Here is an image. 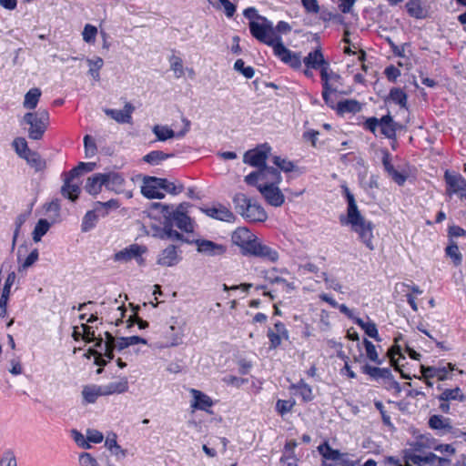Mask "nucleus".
I'll list each match as a JSON object with an SVG mask.
<instances>
[{"label":"nucleus","instance_id":"obj_1","mask_svg":"<svg viewBox=\"0 0 466 466\" xmlns=\"http://www.w3.org/2000/svg\"><path fill=\"white\" fill-rule=\"evenodd\" d=\"M243 15L249 20L248 26L251 35L259 42L271 47L283 44L281 35L291 31V26L285 21H279L276 26L273 23L258 14L255 7H248Z\"/></svg>","mask_w":466,"mask_h":466},{"label":"nucleus","instance_id":"obj_2","mask_svg":"<svg viewBox=\"0 0 466 466\" xmlns=\"http://www.w3.org/2000/svg\"><path fill=\"white\" fill-rule=\"evenodd\" d=\"M344 196L347 199V217L345 219L340 218L341 224L348 225L350 229L358 235L359 239L370 249H374L373 245V229L374 224L366 219L360 212L353 194L345 185L342 187Z\"/></svg>","mask_w":466,"mask_h":466},{"label":"nucleus","instance_id":"obj_3","mask_svg":"<svg viewBox=\"0 0 466 466\" xmlns=\"http://www.w3.org/2000/svg\"><path fill=\"white\" fill-rule=\"evenodd\" d=\"M187 203H181L177 207L175 210H170L168 206H163L162 213L164 217V222L163 228L158 233V237L160 238L181 240L183 236L173 228L174 225H176L182 231L187 233L194 231L193 221L187 215Z\"/></svg>","mask_w":466,"mask_h":466},{"label":"nucleus","instance_id":"obj_4","mask_svg":"<svg viewBox=\"0 0 466 466\" xmlns=\"http://www.w3.org/2000/svg\"><path fill=\"white\" fill-rule=\"evenodd\" d=\"M104 338H100L96 344V347L99 349V351L96 350H90V353L95 358V363L100 368L96 370L97 374L102 373L103 369L102 367L106 366L108 361L113 360L114 355L113 351L114 350H117L118 351L123 350L124 349L129 347L127 344V341L126 339V337H121L118 339H116L110 332L106 331L104 333Z\"/></svg>","mask_w":466,"mask_h":466},{"label":"nucleus","instance_id":"obj_5","mask_svg":"<svg viewBox=\"0 0 466 466\" xmlns=\"http://www.w3.org/2000/svg\"><path fill=\"white\" fill-rule=\"evenodd\" d=\"M233 202L241 216L250 222H263L268 218L263 207L243 193L236 194Z\"/></svg>","mask_w":466,"mask_h":466},{"label":"nucleus","instance_id":"obj_6","mask_svg":"<svg viewBox=\"0 0 466 466\" xmlns=\"http://www.w3.org/2000/svg\"><path fill=\"white\" fill-rule=\"evenodd\" d=\"M23 121L29 125L28 137L34 140H39L43 137L48 124L49 114L45 109L36 112H29L24 116Z\"/></svg>","mask_w":466,"mask_h":466},{"label":"nucleus","instance_id":"obj_7","mask_svg":"<svg viewBox=\"0 0 466 466\" xmlns=\"http://www.w3.org/2000/svg\"><path fill=\"white\" fill-rule=\"evenodd\" d=\"M147 252V248L146 246L132 244L116 252L114 255V260L116 262L127 263L135 259L139 266H143L145 264L143 255Z\"/></svg>","mask_w":466,"mask_h":466},{"label":"nucleus","instance_id":"obj_8","mask_svg":"<svg viewBox=\"0 0 466 466\" xmlns=\"http://www.w3.org/2000/svg\"><path fill=\"white\" fill-rule=\"evenodd\" d=\"M78 176V168H73L64 173V184L61 187V194L72 201H76L81 192L80 184L77 180Z\"/></svg>","mask_w":466,"mask_h":466},{"label":"nucleus","instance_id":"obj_9","mask_svg":"<svg viewBox=\"0 0 466 466\" xmlns=\"http://www.w3.org/2000/svg\"><path fill=\"white\" fill-rule=\"evenodd\" d=\"M278 184L259 183L257 186L258 190L265 198L267 203L273 207H280L285 201V197L277 186Z\"/></svg>","mask_w":466,"mask_h":466},{"label":"nucleus","instance_id":"obj_10","mask_svg":"<svg viewBox=\"0 0 466 466\" xmlns=\"http://www.w3.org/2000/svg\"><path fill=\"white\" fill-rule=\"evenodd\" d=\"M270 149L271 148L268 144L261 145L253 150L247 151L244 155L243 160L246 164L262 168L266 166V160Z\"/></svg>","mask_w":466,"mask_h":466},{"label":"nucleus","instance_id":"obj_11","mask_svg":"<svg viewBox=\"0 0 466 466\" xmlns=\"http://www.w3.org/2000/svg\"><path fill=\"white\" fill-rule=\"evenodd\" d=\"M272 49L274 55L280 59L281 62L294 69L300 68L302 61L299 53L289 50L284 44H279L277 46L272 47Z\"/></svg>","mask_w":466,"mask_h":466},{"label":"nucleus","instance_id":"obj_12","mask_svg":"<svg viewBox=\"0 0 466 466\" xmlns=\"http://www.w3.org/2000/svg\"><path fill=\"white\" fill-rule=\"evenodd\" d=\"M258 238L247 228H238L232 234V242L247 255Z\"/></svg>","mask_w":466,"mask_h":466},{"label":"nucleus","instance_id":"obj_13","mask_svg":"<svg viewBox=\"0 0 466 466\" xmlns=\"http://www.w3.org/2000/svg\"><path fill=\"white\" fill-rule=\"evenodd\" d=\"M160 183H164L163 181H161L160 177H145L143 181V186L141 187V193L143 194L144 197L149 199L163 198L165 197V194L162 192Z\"/></svg>","mask_w":466,"mask_h":466},{"label":"nucleus","instance_id":"obj_14","mask_svg":"<svg viewBox=\"0 0 466 466\" xmlns=\"http://www.w3.org/2000/svg\"><path fill=\"white\" fill-rule=\"evenodd\" d=\"M106 178V188L113 191L116 194L125 193L127 198H131L132 194L130 191H125L126 180L124 177L117 172H107L105 173Z\"/></svg>","mask_w":466,"mask_h":466},{"label":"nucleus","instance_id":"obj_15","mask_svg":"<svg viewBox=\"0 0 466 466\" xmlns=\"http://www.w3.org/2000/svg\"><path fill=\"white\" fill-rule=\"evenodd\" d=\"M444 178L447 185V192L449 195L459 194L461 197L463 196V191L466 183L463 177L455 171L447 170L444 175Z\"/></svg>","mask_w":466,"mask_h":466},{"label":"nucleus","instance_id":"obj_16","mask_svg":"<svg viewBox=\"0 0 466 466\" xmlns=\"http://www.w3.org/2000/svg\"><path fill=\"white\" fill-rule=\"evenodd\" d=\"M453 370L451 363L438 366H421V373L426 380L436 378L439 380L450 379L449 374Z\"/></svg>","mask_w":466,"mask_h":466},{"label":"nucleus","instance_id":"obj_17","mask_svg":"<svg viewBox=\"0 0 466 466\" xmlns=\"http://www.w3.org/2000/svg\"><path fill=\"white\" fill-rule=\"evenodd\" d=\"M249 255L262 258L269 262H276L279 259V253L276 249L262 244L258 238L248 251Z\"/></svg>","mask_w":466,"mask_h":466},{"label":"nucleus","instance_id":"obj_18","mask_svg":"<svg viewBox=\"0 0 466 466\" xmlns=\"http://www.w3.org/2000/svg\"><path fill=\"white\" fill-rule=\"evenodd\" d=\"M201 211L208 217L221 221L232 222L235 220V215L227 207L221 204L201 208Z\"/></svg>","mask_w":466,"mask_h":466},{"label":"nucleus","instance_id":"obj_19","mask_svg":"<svg viewBox=\"0 0 466 466\" xmlns=\"http://www.w3.org/2000/svg\"><path fill=\"white\" fill-rule=\"evenodd\" d=\"M181 260L177 247L169 245L167 248L163 249L157 259V263L163 267H174Z\"/></svg>","mask_w":466,"mask_h":466},{"label":"nucleus","instance_id":"obj_20","mask_svg":"<svg viewBox=\"0 0 466 466\" xmlns=\"http://www.w3.org/2000/svg\"><path fill=\"white\" fill-rule=\"evenodd\" d=\"M135 110L134 106L131 103H126L123 109H105L106 116L120 124H129L132 121V114Z\"/></svg>","mask_w":466,"mask_h":466},{"label":"nucleus","instance_id":"obj_21","mask_svg":"<svg viewBox=\"0 0 466 466\" xmlns=\"http://www.w3.org/2000/svg\"><path fill=\"white\" fill-rule=\"evenodd\" d=\"M104 396L123 394L129 389L128 380L127 377L119 378L116 380L111 381L106 385H101Z\"/></svg>","mask_w":466,"mask_h":466},{"label":"nucleus","instance_id":"obj_22","mask_svg":"<svg viewBox=\"0 0 466 466\" xmlns=\"http://www.w3.org/2000/svg\"><path fill=\"white\" fill-rule=\"evenodd\" d=\"M190 393L193 397L191 402V408L193 410L208 411V409L212 407L213 401L207 394L196 389H191Z\"/></svg>","mask_w":466,"mask_h":466},{"label":"nucleus","instance_id":"obj_23","mask_svg":"<svg viewBox=\"0 0 466 466\" xmlns=\"http://www.w3.org/2000/svg\"><path fill=\"white\" fill-rule=\"evenodd\" d=\"M103 187H106L105 173H96L86 179L85 189L92 196L101 193Z\"/></svg>","mask_w":466,"mask_h":466},{"label":"nucleus","instance_id":"obj_24","mask_svg":"<svg viewBox=\"0 0 466 466\" xmlns=\"http://www.w3.org/2000/svg\"><path fill=\"white\" fill-rule=\"evenodd\" d=\"M198 251L209 256H217L225 253L226 248L223 245L215 243L211 240L198 239L196 240Z\"/></svg>","mask_w":466,"mask_h":466},{"label":"nucleus","instance_id":"obj_25","mask_svg":"<svg viewBox=\"0 0 466 466\" xmlns=\"http://www.w3.org/2000/svg\"><path fill=\"white\" fill-rule=\"evenodd\" d=\"M303 63L307 68L311 69H321L322 66L329 64V62L325 60L320 48H316L315 50L309 52L304 57Z\"/></svg>","mask_w":466,"mask_h":466},{"label":"nucleus","instance_id":"obj_26","mask_svg":"<svg viewBox=\"0 0 466 466\" xmlns=\"http://www.w3.org/2000/svg\"><path fill=\"white\" fill-rule=\"evenodd\" d=\"M429 426L432 430L440 431L441 434L449 433L451 431L452 426L451 425L450 419L441 415H432L429 419Z\"/></svg>","mask_w":466,"mask_h":466},{"label":"nucleus","instance_id":"obj_27","mask_svg":"<svg viewBox=\"0 0 466 466\" xmlns=\"http://www.w3.org/2000/svg\"><path fill=\"white\" fill-rule=\"evenodd\" d=\"M405 7L407 13L416 19H425L428 16V11L420 0H410L406 3Z\"/></svg>","mask_w":466,"mask_h":466},{"label":"nucleus","instance_id":"obj_28","mask_svg":"<svg viewBox=\"0 0 466 466\" xmlns=\"http://www.w3.org/2000/svg\"><path fill=\"white\" fill-rule=\"evenodd\" d=\"M318 450L324 459L332 461L340 462L345 457H348V453H342L339 450L331 448L328 443L319 446Z\"/></svg>","mask_w":466,"mask_h":466},{"label":"nucleus","instance_id":"obj_29","mask_svg":"<svg viewBox=\"0 0 466 466\" xmlns=\"http://www.w3.org/2000/svg\"><path fill=\"white\" fill-rule=\"evenodd\" d=\"M411 461L414 464L421 465L424 464H435L438 462V464H444L450 462V461L446 458L437 456L436 454L430 452L429 454L425 456L420 455H413L411 457Z\"/></svg>","mask_w":466,"mask_h":466},{"label":"nucleus","instance_id":"obj_30","mask_svg":"<svg viewBox=\"0 0 466 466\" xmlns=\"http://www.w3.org/2000/svg\"><path fill=\"white\" fill-rule=\"evenodd\" d=\"M260 172L262 173L260 183L279 184L281 181L280 172L275 167L264 166L260 168Z\"/></svg>","mask_w":466,"mask_h":466},{"label":"nucleus","instance_id":"obj_31","mask_svg":"<svg viewBox=\"0 0 466 466\" xmlns=\"http://www.w3.org/2000/svg\"><path fill=\"white\" fill-rule=\"evenodd\" d=\"M380 127L381 133L388 138H395L396 123L390 115H386L380 119Z\"/></svg>","mask_w":466,"mask_h":466},{"label":"nucleus","instance_id":"obj_32","mask_svg":"<svg viewBox=\"0 0 466 466\" xmlns=\"http://www.w3.org/2000/svg\"><path fill=\"white\" fill-rule=\"evenodd\" d=\"M354 323L360 327L369 337L374 339L377 341L381 340L379 336L377 326L373 321H364L362 319L358 317L354 319Z\"/></svg>","mask_w":466,"mask_h":466},{"label":"nucleus","instance_id":"obj_33","mask_svg":"<svg viewBox=\"0 0 466 466\" xmlns=\"http://www.w3.org/2000/svg\"><path fill=\"white\" fill-rule=\"evenodd\" d=\"M400 337H397L394 339V345L391 346L387 352V357L390 359V364L392 367L395 368V370H400L399 369V360L400 359H405L403 354L401 353V349L398 345L399 340L400 339Z\"/></svg>","mask_w":466,"mask_h":466},{"label":"nucleus","instance_id":"obj_34","mask_svg":"<svg viewBox=\"0 0 466 466\" xmlns=\"http://www.w3.org/2000/svg\"><path fill=\"white\" fill-rule=\"evenodd\" d=\"M291 389L296 390V394L300 396L304 402L311 401L314 398L311 387L303 380H300L296 384H292Z\"/></svg>","mask_w":466,"mask_h":466},{"label":"nucleus","instance_id":"obj_35","mask_svg":"<svg viewBox=\"0 0 466 466\" xmlns=\"http://www.w3.org/2000/svg\"><path fill=\"white\" fill-rule=\"evenodd\" d=\"M361 110L360 104L354 99H345L337 104V111L339 114L358 113Z\"/></svg>","mask_w":466,"mask_h":466},{"label":"nucleus","instance_id":"obj_36","mask_svg":"<svg viewBox=\"0 0 466 466\" xmlns=\"http://www.w3.org/2000/svg\"><path fill=\"white\" fill-rule=\"evenodd\" d=\"M41 90L37 87L31 88L25 96L23 106L26 109H35L41 96Z\"/></svg>","mask_w":466,"mask_h":466},{"label":"nucleus","instance_id":"obj_37","mask_svg":"<svg viewBox=\"0 0 466 466\" xmlns=\"http://www.w3.org/2000/svg\"><path fill=\"white\" fill-rule=\"evenodd\" d=\"M28 165L33 167L35 171H42L46 168V161L40 157V155L35 151H31L30 153H27V155H25L24 157Z\"/></svg>","mask_w":466,"mask_h":466},{"label":"nucleus","instance_id":"obj_38","mask_svg":"<svg viewBox=\"0 0 466 466\" xmlns=\"http://www.w3.org/2000/svg\"><path fill=\"white\" fill-rule=\"evenodd\" d=\"M363 372L374 379H390L391 377V371L389 368H378L370 365H365L363 367Z\"/></svg>","mask_w":466,"mask_h":466},{"label":"nucleus","instance_id":"obj_39","mask_svg":"<svg viewBox=\"0 0 466 466\" xmlns=\"http://www.w3.org/2000/svg\"><path fill=\"white\" fill-rule=\"evenodd\" d=\"M85 400L88 403L96 402V399L104 396L102 386H86L82 391Z\"/></svg>","mask_w":466,"mask_h":466},{"label":"nucleus","instance_id":"obj_40","mask_svg":"<svg viewBox=\"0 0 466 466\" xmlns=\"http://www.w3.org/2000/svg\"><path fill=\"white\" fill-rule=\"evenodd\" d=\"M387 99L396 105H399L400 107L405 108L407 106V95L399 87L391 88Z\"/></svg>","mask_w":466,"mask_h":466},{"label":"nucleus","instance_id":"obj_41","mask_svg":"<svg viewBox=\"0 0 466 466\" xmlns=\"http://www.w3.org/2000/svg\"><path fill=\"white\" fill-rule=\"evenodd\" d=\"M174 154H167L160 150H154L144 156L143 159L145 162L151 165H158L162 161L172 157Z\"/></svg>","mask_w":466,"mask_h":466},{"label":"nucleus","instance_id":"obj_42","mask_svg":"<svg viewBox=\"0 0 466 466\" xmlns=\"http://www.w3.org/2000/svg\"><path fill=\"white\" fill-rule=\"evenodd\" d=\"M320 70V77L322 81V86L324 89L331 88V86L329 84V80H338L339 79V76L333 73L329 69V64L322 66Z\"/></svg>","mask_w":466,"mask_h":466},{"label":"nucleus","instance_id":"obj_43","mask_svg":"<svg viewBox=\"0 0 466 466\" xmlns=\"http://www.w3.org/2000/svg\"><path fill=\"white\" fill-rule=\"evenodd\" d=\"M86 63L89 66V75L96 81L100 79L99 70L104 66V61L101 57L97 56L95 59H86Z\"/></svg>","mask_w":466,"mask_h":466},{"label":"nucleus","instance_id":"obj_44","mask_svg":"<svg viewBox=\"0 0 466 466\" xmlns=\"http://www.w3.org/2000/svg\"><path fill=\"white\" fill-rule=\"evenodd\" d=\"M363 345L365 347L367 358L370 361H372L378 365H380L383 363V360L379 358L376 347L371 341H370L367 339H364Z\"/></svg>","mask_w":466,"mask_h":466},{"label":"nucleus","instance_id":"obj_45","mask_svg":"<svg viewBox=\"0 0 466 466\" xmlns=\"http://www.w3.org/2000/svg\"><path fill=\"white\" fill-rule=\"evenodd\" d=\"M50 228V223L46 219H39L33 231V239L39 242L44 235L46 234Z\"/></svg>","mask_w":466,"mask_h":466},{"label":"nucleus","instance_id":"obj_46","mask_svg":"<svg viewBox=\"0 0 466 466\" xmlns=\"http://www.w3.org/2000/svg\"><path fill=\"white\" fill-rule=\"evenodd\" d=\"M153 133L159 141H166L175 137V132L167 126L156 125L153 127Z\"/></svg>","mask_w":466,"mask_h":466},{"label":"nucleus","instance_id":"obj_47","mask_svg":"<svg viewBox=\"0 0 466 466\" xmlns=\"http://www.w3.org/2000/svg\"><path fill=\"white\" fill-rule=\"evenodd\" d=\"M463 394L461 392V390L459 387H456L454 389H446L442 391V393L440 395L439 400L441 401H450V400H462Z\"/></svg>","mask_w":466,"mask_h":466},{"label":"nucleus","instance_id":"obj_48","mask_svg":"<svg viewBox=\"0 0 466 466\" xmlns=\"http://www.w3.org/2000/svg\"><path fill=\"white\" fill-rule=\"evenodd\" d=\"M97 215L96 214V211L89 210L86 213V215L83 218L82 221V230L84 232L89 231L91 228H93L96 222H97Z\"/></svg>","mask_w":466,"mask_h":466},{"label":"nucleus","instance_id":"obj_49","mask_svg":"<svg viewBox=\"0 0 466 466\" xmlns=\"http://www.w3.org/2000/svg\"><path fill=\"white\" fill-rule=\"evenodd\" d=\"M446 255L452 259L455 266L461 265L462 261V255L460 252L457 244L451 242V244L446 248Z\"/></svg>","mask_w":466,"mask_h":466},{"label":"nucleus","instance_id":"obj_50","mask_svg":"<svg viewBox=\"0 0 466 466\" xmlns=\"http://www.w3.org/2000/svg\"><path fill=\"white\" fill-rule=\"evenodd\" d=\"M97 33L98 30L95 25L86 24L82 32L83 40L87 44H94Z\"/></svg>","mask_w":466,"mask_h":466},{"label":"nucleus","instance_id":"obj_51","mask_svg":"<svg viewBox=\"0 0 466 466\" xmlns=\"http://www.w3.org/2000/svg\"><path fill=\"white\" fill-rule=\"evenodd\" d=\"M13 147L16 154L23 158L25 157V155L26 156L27 153L32 151L28 148L27 142L24 137L15 138L13 141Z\"/></svg>","mask_w":466,"mask_h":466},{"label":"nucleus","instance_id":"obj_52","mask_svg":"<svg viewBox=\"0 0 466 466\" xmlns=\"http://www.w3.org/2000/svg\"><path fill=\"white\" fill-rule=\"evenodd\" d=\"M71 436L78 447L85 449V450H88L92 447L91 444L88 443L86 435L85 436L77 430H72Z\"/></svg>","mask_w":466,"mask_h":466},{"label":"nucleus","instance_id":"obj_53","mask_svg":"<svg viewBox=\"0 0 466 466\" xmlns=\"http://www.w3.org/2000/svg\"><path fill=\"white\" fill-rule=\"evenodd\" d=\"M170 68L174 71L177 77H181L184 75L183 62L179 56H172L169 58Z\"/></svg>","mask_w":466,"mask_h":466},{"label":"nucleus","instance_id":"obj_54","mask_svg":"<svg viewBox=\"0 0 466 466\" xmlns=\"http://www.w3.org/2000/svg\"><path fill=\"white\" fill-rule=\"evenodd\" d=\"M295 400H279L276 403V410L280 414L284 415L293 409Z\"/></svg>","mask_w":466,"mask_h":466},{"label":"nucleus","instance_id":"obj_55","mask_svg":"<svg viewBox=\"0 0 466 466\" xmlns=\"http://www.w3.org/2000/svg\"><path fill=\"white\" fill-rule=\"evenodd\" d=\"M234 69L240 72L245 77L252 78L255 71L251 66H245V63L242 59H238L234 64Z\"/></svg>","mask_w":466,"mask_h":466},{"label":"nucleus","instance_id":"obj_56","mask_svg":"<svg viewBox=\"0 0 466 466\" xmlns=\"http://www.w3.org/2000/svg\"><path fill=\"white\" fill-rule=\"evenodd\" d=\"M78 462L80 466H100L97 460L89 452L80 453Z\"/></svg>","mask_w":466,"mask_h":466},{"label":"nucleus","instance_id":"obj_57","mask_svg":"<svg viewBox=\"0 0 466 466\" xmlns=\"http://www.w3.org/2000/svg\"><path fill=\"white\" fill-rule=\"evenodd\" d=\"M81 329H82V338H83V339H85L87 342H90L93 340L98 341V339L100 338H103L101 335H99L98 337H96L95 330L93 329V328L86 324H82ZM96 343L97 342H96Z\"/></svg>","mask_w":466,"mask_h":466},{"label":"nucleus","instance_id":"obj_58","mask_svg":"<svg viewBox=\"0 0 466 466\" xmlns=\"http://www.w3.org/2000/svg\"><path fill=\"white\" fill-rule=\"evenodd\" d=\"M273 163L282 171L284 172H290L294 169L295 166L294 164L287 160L285 158H281L280 157H273Z\"/></svg>","mask_w":466,"mask_h":466},{"label":"nucleus","instance_id":"obj_59","mask_svg":"<svg viewBox=\"0 0 466 466\" xmlns=\"http://www.w3.org/2000/svg\"><path fill=\"white\" fill-rule=\"evenodd\" d=\"M84 146H85L86 156L87 157H92L96 155V145L94 139L89 135L85 136Z\"/></svg>","mask_w":466,"mask_h":466},{"label":"nucleus","instance_id":"obj_60","mask_svg":"<svg viewBox=\"0 0 466 466\" xmlns=\"http://www.w3.org/2000/svg\"><path fill=\"white\" fill-rule=\"evenodd\" d=\"M86 439L88 443H101L104 440V435L101 431L95 429H87L86 431Z\"/></svg>","mask_w":466,"mask_h":466},{"label":"nucleus","instance_id":"obj_61","mask_svg":"<svg viewBox=\"0 0 466 466\" xmlns=\"http://www.w3.org/2000/svg\"><path fill=\"white\" fill-rule=\"evenodd\" d=\"M161 181L164 182V183H160L161 189L165 190L170 194L177 195V194L182 192V190H183V186H181V185L177 187L173 182H170L166 178H161Z\"/></svg>","mask_w":466,"mask_h":466},{"label":"nucleus","instance_id":"obj_62","mask_svg":"<svg viewBox=\"0 0 466 466\" xmlns=\"http://www.w3.org/2000/svg\"><path fill=\"white\" fill-rule=\"evenodd\" d=\"M321 278L328 288L332 289L340 293L343 292L341 284L336 279L329 278L326 272L321 273Z\"/></svg>","mask_w":466,"mask_h":466},{"label":"nucleus","instance_id":"obj_63","mask_svg":"<svg viewBox=\"0 0 466 466\" xmlns=\"http://www.w3.org/2000/svg\"><path fill=\"white\" fill-rule=\"evenodd\" d=\"M268 338L269 339V342H270V345H269V348L270 349H276L278 348L280 344H281V339H284L283 336H281L280 334L279 333H276L273 329H269L268 330Z\"/></svg>","mask_w":466,"mask_h":466},{"label":"nucleus","instance_id":"obj_64","mask_svg":"<svg viewBox=\"0 0 466 466\" xmlns=\"http://www.w3.org/2000/svg\"><path fill=\"white\" fill-rule=\"evenodd\" d=\"M301 4L308 13L318 14L319 12L318 0H301Z\"/></svg>","mask_w":466,"mask_h":466}]
</instances>
